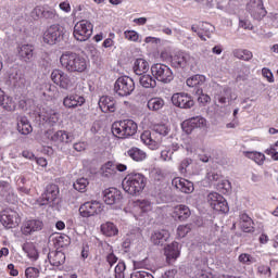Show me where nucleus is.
Returning <instances> with one entry per match:
<instances>
[{"mask_svg":"<svg viewBox=\"0 0 278 278\" xmlns=\"http://www.w3.org/2000/svg\"><path fill=\"white\" fill-rule=\"evenodd\" d=\"M60 62L67 73H84L88 68V61L75 52L63 53Z\"/></svg>","mask_w":278,"mask_h":278,"instance_id":"1","label":"nucleus"},{"mask_svg":"<svg viewBox=\"0 0 278 278\" xmlns=\"http://www.w3.org/2000/svg\"><path fill=\"white\" fill-rule=\"evenodd\" d=\"M168 126L165 124H156L153 128V131L146 130L141 135V140L143 141V144H147L149 149L152 151H155L156 149H160V146L162 144V136H168Z\"/></svg>","mask_w":278,"mask_h":278,"instance_id":"2","label":"nucleus"},{"mask_svg":"<svg viewBox=\"0 0 278 278\" xmlns=\"http://www.w3.org/2000/svg\"><path fill=\"white\" fill-rule=\"evenodd\" d=\"M123 189L132 197L140 194L147 186V178L142 174H129L122 181Z\"/></svg>","mask_w":278,"mask_h":278,"instance_id":"3","label":"nucleus"},{"mask_svg":"<svg viewBox=\"0 0 278 278\" xmlns=\"http://www.w3.org/2000/svg\"><path fill=\"white\" fill-rule=\"evenodd\" d=\"M138 131V124L131 119L115 122L112 125V134L116 138H129Z\"/></svg>","mask_w":278,"mask_h":278,"instance_id":"4","label":"nucleus"},{"mask_svg":"<svg viewBox=\"0 0 278 278\" xmlns=\"http://www.w3.org/2000/svg\"><path fill=\"white\" fill-rule=\"evenodd\" d=\"M73 36L78 42H86L92 36V23L87 20L77 22L74 26Z\"/></svg>","mask_w":278,"mask_h":278,"instance_id":"5","label":"nucleus"},{"mask_svg":"<svg viewBox=\"0 0 278 278\" xmlns=\"http://www.w3.org/2000/svg\"><path fill=\"white\" fill-rule=\"evenodd\" d=\"M136 89L134 79L128 76L117 78L114 85V90L119 97H129Z\"/></svg>","mask_w":278,"mask_h":278,"instance_id":"6","label":"nucleus"},{"mask_svg":"<svg viewBox=\"0 0 278 278\" xmlns=\"http://www.w3.org/2000/svg\"><path fill=\"white\" fill-rule=\"evenodd\" d=\"M51 79L54 84H56V86L63 88V90H71V88H73V86L76 84V78L74 76H70L60 70H54L52 72Z\"/></svg>","mask_w":278,"mask_h":278,"instance_id":"7","label":"nucleus"},{"mask_svg":"<svg viewBox=\"0 0 278 278\" xmlns=\"http://www.w3.org/2000/svg\"><path fill=\"white\" fill-rule=\"evenodd\" d=\"M151 73L157 81H162L163 84H170L173 81V70L166 64L156 63L152 65Z\"/></svg>","mask_w":278,"mask_h":278,"instance_id":"8","label":"nucleus"},{"mask_svg":"<svg viewBox=\"0 0 278 278\" xmlns=\"http://www.w3.org/2000/svg\"><path fill=\"white\" fill-rule=\"evenodd\" d=\"M207 203L215 210V212H222V214H227L229 212V205L227 204V200L219 194L218 192H211L207 194Z\"/></svg>","mask_w":278,"mask_h":278,"instance_id":"9","label":"nucleus"},{"mask_svg":"<svg viewBox=\"0 0 278 278\" xmlns=\"http://www.w3.org/2000/svg\"><path fill=\"white\" fill-rule=\"evenodd\" d=\"M0 223L5 229H14V227L21 225V216L16 211L5 210L0 215Z\"/></svg>","mask_w":278,"mask_h":278,"instance_id":"10","label":"nucleus"},{"mask_svg":"<svg viewBox=\"0 0 278 278\" xmlns=\"http://www.w3.org/2000/svg\"><path fill=\"white\" fill-rule=\"evenodd\" d=\"M103 212V204L99 201L85 202L79 207V214L83 218H90L91 216H97Z\"/></svg>","mask_w":278,"mask_h":278,"instance_id":"11","label":"nucleus"},{"mask_svg":"<svg viewBox=\"0 0 278 278\" xmlns=\"http://www.w3.org/2000/svg\"><path fill=\"white\" fill-rule=\"evenodd\" d=\"M62 36H64L62 26L53 24L45 31L43 42H46V45H56V42L62 40Z\"/></svg>","mask_w":278,"mask_h":278,"instance_id":"12","label":"nucleus"},{"mask_svg":"<svg viewBox=\"0 0 278 278\" xmlns=\"http://www.w3.org/2000/svg\"><path fill=\"white\" fill-rule=\"evenodd\" d=\"M172 103L181 110H190L194 108V100L192 99V96L186 92L174 93L172 96Z\"/></svg>","mask_w":278,"mask_h":278,"instance_id":"13","label":"nucleus"},{"mask_svg":"<svg viewBox=\"0 0 278 278\" xmlns=\"http://www.w3.org/2000/svg\"><path fill=\"white\" fill-rule=\"evenodd\" d=\"M58 197H60V188L58 185H48L45 193L41 195L39 205H53L58 200Z\"/></svg>","mask_w":278,"mask_h":278,"instance_id":"14","label":"nucleus"},{"mask_svg":"<svg viewBox=\"0 0 278 278\" xmlns=\"http://www.w3.org/2000/svg\"><path fill=\"white\" fill-rule=\"evenodd\" d=\"M248 10L254 18H264L266 16V9L264 8V0H250Z\"/></svg>","mask_w":278,"mask_h":278,"instance_id":"15","label":"nucleus"},{"mask_svg":"<svg viewBox=\"0 0 278 278\" xmlns=\"http://www.w3.org/2000/svg\"><path fill=\"white\" fill-rule=\"evenodd\" d=\"M170 238V232L166 229H160L154 230L151 233L150 240L152 244H155V247H164L166 242H168V239Z\"/></svg>","mask_w":278,"mask_h":278,"instance_id":"16","label":"nucleus"},{"mask_svg":"<svg viewBox=\"0 0 278 278\" xmlns=\"http://www.w3.org/2000/svg\"><path fill=\"white\" fill-rule=\"evenodd\" d=\"M17 55L21 62H25L26 64H29V62L34 60V46L29 43H24L17 47Z\"/></svg>","mask_w":278,"mask_h":278,"instance_id":"17","label":"nucleus"},{"mask_svg":"<svg viewBox=\"0 0 278 278\" xmlns=\"http://www.w3.org/2000/svg\"><path fill=\"white\" fill-rule=\"evenodd\" d=\"M123 199L122 193L116 188H109L104 190L103 201L106 205H115Z\"/></svg>","mask_w":278,"mask_h":278,"instance_id":"18","label":"nucleus"},{"mask_svg":"<svg viewBox=\"0 0 278 278\" xmlns=\"http://www.w3.org/2000/svg\"><path fill=\"white\" fill-rule=\"evenodd\" d=\"M172 184L177 188V190H180V192H184L185 194H191V192H194V184L186 180L185 178H174Z\"/></svg>","mask_w":278,"mask_h":278,"instance_id":"19","label":"nucleus"},{"mask_svg":"<svg viewBox=\"0 0 278 278\" xmlns=\"http://www.w3.org/2000/svg\"><path fill=\"white\" fill-rule=\"evenodd\" d=\"M205 118L203 117H192L187 122L182 123V129L186 134H192V130L199 127H205Z\"/></svg>","mask_w":278,"mask_h":278,"instance_id":"20","label":"nucleus"},{"mask_svg":"<svg viewBox=\"0 0 278 278\" xmlns=\"http://www.w3.org/2000/svg\"><path fill=\"white\" fill-rule=\"evenodd\" d=\"M99 108L104 114L116 110V100L109 96H102L99 100Z\"/></svg>","mask_w":278,"mask_h":278,"instance_id":"21","label":"nucleus"},{"mask_svg":"<svg viewBox=\"0 0 278 278\" xmlns=\"http://www.w3.org/2000/svg\"><path fill=\"white\" fill-rule=\"evenodd\" d=\"M42 227H45L42 220L30 219L23 225L22 230L25 236H29V233H34V231H40Z\"/></svg>","mask_w":278,"mask_h":278,"instance_id":"22","label":"nucleus"},{"mask_svg":"<svg viewBox=\"0 0 278 278\" xmlns=\"http://www.w3.org/2000/svg\"><path fill=\"white\" fill-rule=\"evenodd\" d=\"M190 207L180 204L174 207V211L172 213L173 218H175L176 220H188V218H190Z\"/></svg>","mask_w":278,"mask_h":278,"instance_id":"23","label":"nucleus"},{"mask_svg":"<svg viewBox=\"0 0 278 278\" xmlns=\"http://www.w3.org/2000/svg\"><path fill=\"white\" fill-rule=\"evenodd\" d=\"M84 103H86V99L77 94H70L63 99V105L68 109L79 108Z\"/></svg>","mask_w":278,"mask_h":278,"instance_id":"24","label":"nucleus"},{"mask_svg":"<svg viewBox=\"0 0 278 278\" xmlns=\"http://www.w3.org/2000/svg\"><path fill=\"white\" fill-rule=\"evenodd\" d=\"M165 257L166 261L170 264V262H175V260H177V257H179V243L178 242H173L170 244H168L165 250Z\"/></svg>","mask_w":278,"mask_h":278,"instance_id":"25","label":"nucleus"},{"mask_svg":"<svg viewBox=\"0 0 278 278\" xmlns=\"http://www.w3.org/2000/svg\"><path fill=\"white\" fill-rule=\"evenodd\" d=\"M48 260L51 266H62L66 262V255L60 251H53L48 254Z\"/></svg>","mask_w":278,"mask_h":278,"instance_id":"26","label":"nucleus"},{"mask_svg":"<svg viewBox=\"0 0 278 278\" xmlns=\"http://www.w3.org/2000/svg\"><path fill=\"white\" fill-rule=\"evenodd\" d=\"M132 70L136 75H144L149 72V62L144 59H137L134 63Z\"/></svg>","mask_w":278,"mask_h":278,"instance_id":"27","label":"nucleus"},{"mask_svg":"<svg viewBox=\"0 0 278 278\" xmlns=\"http://www.w3.org/2000/svg\"><path fill=\"white\" fill-rule=\"evenodd\" d=\"M0 105L7 112H14L16 110V102L12 97L5 96V93L0 98Z\"/></svg>","mask_w":278,"mask_h":278,"instance_id":"28","label":"nucleus"},{"mask_svg":"<svg viewBox=\"0 0 278 278\" xmlns=\"http://www.w3.org/2000/svg\"><path fill=\"white\" fill-rule=\"evenodd\" d=\"M33 129L34 128L31 127V124H29L27 117H21L17 122V131L23 134V136H28V134H31Z\"/></svg>","mask_w":278,"mask_h":278,"instance_id":"29","label":"nucleus"},{"mask_svg":"<svg viewBox=\"0 0 278 278\" xmlns=\"http://www.w3.org/2000/svg\"><path fill=\"white\" fill-rule=\"evenodd\" d=\"M40 117L46 123H49V125H55V123H58V121H60V115L53 110H48V111L41 113Z\"/></svg>","mask_w":278,"mask_h":278,"instance_id":"30","label":"nucleus"},{"mask_svg":"<svg viewBox=\"0 0 278 278\" xmlns=\"http://www.w3.org/2000/svg\"><path fill=\"white\" fill-rule=\"evenodd\" d=\"M139 84L142 86V88H155V86H157L155 76L153 77L149 74H142L139 78Z\"/></svg>","mask_w":278,"mask_h":278,"instance_id":"31","label":"nucleus"},{"mask_svg":"<svg viewBox=\"0 0 278 278\" xmlns=\"http://www.w3.org/2000/svg\"><path fill=\"white\" fill-rule=\"evenodd\" d=\"M128 157H131L134 162H142L147 159V153L139 148H131L127 151Z\"/></svg>","mask_w":278,"mask_h":278,"instance_id":"32","label":"nucleus"},{"mask_svg":"<svg viewBox=\"0 0 278 278\" xmlns=\"http://www.w3.org/2000/svg\"><path fill=\"white\" fill-rule=\"evenodd\" d=\"M101 231L103 236L112 238V236H116V233H118V228H116L114 223L106 222L101 225Z\"/></svg>","mask_w":278,"mask_h":278,"instance_id":"33","label":"nucleus"},{"mask_svg":"<svg viewBox=\"0 0 278 278\" xmlns=\"http://www.w3.org/2000/svg\"><path fill=\"white\" fill-rule=\"evenodd\" d=\"M232 53L237 60H243V62H250V60H253V52L247 49H236Z\"/></svg>","mask_w":278,"mask_h":278,"instance_id":"34","label":"nucleus"},{"mask_svg":"<svg viewBox=\"0 0 278 278\" xmlns=\"http://www.w3.org/2000/svg\"><path fill=\"white\" fill-rule=\"evenodd\" d=\"M245 157H248L249 160H253V162H255V164H258V166H262V164H264V162L266 161V155H264V153L261 152H243Z\"/></svg>","mask_w":278,"mask_h":278,"instance_id":"35","label":"nucleus"},{"mask_svg":"<svg viewBox=\"0 0 278 278\" xmlns=\"http://www.w3.org/2000/svg\"><path fill=\"white\" fill-rule=\"evenodd\" d=\"M147 106L151 112H159V110H162V108H164V99L152 98L148 101Z\"/></svg>","mask_w":278,"mask_h":278,"instance_id":"36","label":"nucleus"},{"mask_svg":"<svg viewBox=\"0 0 278 278\" xmlns=\"http://www.w3.org/2000/svg\"><path fill=\"white\" fill-rule=\"evenodd\" d=\"M205 84V76L194 75L191 78L187 79V86L189 88H195L197 86H203Z\"/></svg>","mask_w":278,"mask_h":278,"instance_id":"37","label":"nucleus"},{"mask_svg":"<svg viewBox=\"0 0 278 278\" xmlns=\"http://www.w3.org/2000/svg\"><path fill=\"white\" fill-rule=\"evenodd\" d=\"M101 175L103 177H112V175H116V166L112 162L105 163L101 167Z\"/></svg>","mask_w":278,"mask_h":278,"instance_id":"38","label":"nucleus"},{"mask_svg":"<svg viewBox=\"0 0 278 278\" xmlns=\"http://www.w3.org/2000/svg\"><path fill=\"white\" fill-rule=\"evenodd\" d=\"M54 142H65L68 143L72 141L71 136L67 135L64 130H59L52 136Z\"/></svg>","mask_w":278,"mask_h":278,"instance_id":"39","label":"nucleus"},{"mask_svg":"<svg viewBox=\"0 0 278 278\" xmlns=\"http://www.w3.org/2000/svg\"><path fill=\"white\" fill-rule=\"evenodd\" d=\"M172 64L176 68H184L186 66V53H179L173 56Z\"/></svg>","mask_w":278,"mask_h":278,"instance_id":"40","label":"nucleus"},{"mask_svg":"<svg viewBox=\"0 0 278 278\" xmlns=\"http://www.w3.org/2000/svg\"><path fill=\"white\" fill-rule=\"evenodd\" d=\"M89 184L88 178H78L73 186L78 192H86Z\"/></svg>","mask_w":278,"mask_h":278,"instance_id":"41","label":"nucleus"},{"mask_svg":"<svg viewBox=\"0 0 278 278\" xmlns=\"http://www.w3.org/2000/svg\"><path fill=\"white\" fill-rule=\"evenodd\" d=\"M34 12L37 13V14H41V16L43 18H47V20H50V21L55 18V11L54 10H50V9L42 10L40 8H36L34 10Z\"/></svg>","mask_w":278,"mask_h":278,"instance_id":"42","label":"nucleus"},{"mask_svg":"<svg viewBox=\"0 0 278 278\" xmlns=\"http://www.w3.org/2000/svg\"><path fill=\"white\" fill-rule=\"evenodd\" d=\"M229 94H231V89L226 88L220 94L215 96V101H218L220 105H225V103H227V99H229Z\"/></svg>","mask_w":278,"mask_h":278,"instance_id":"43","label":"nucleus"},{"mask_svg":"<svg viewBox=\"0 0 278 278\" xmlns=\"http://www.w3.org/2000/svg\"><path fill=\"white\" fill-rule=\"evenodd\" d=\"M197 93L200 94L198 97V103H200L201 105H205L206 103H210L212 101V98H210V96L203 93V90L198 89Z\"/></svg>","mask_w":278,"mask_h":278,"instance_id":"44","label":"nucleus"},{"mask_svg":"<svg viewBox=\"0 0 278 278\" xmlns=\"http://www.w3.org/2000/svg\"><path fill=\"white\" fill-rule=\"evenodd\" d=\"M26 278H38L40 277V269L36 267H27L25 270Z\"/></svg>","mask_w":278,"mask_h":278,"instance_id":"45","label":"nucleus"},{"mask_svg":"<svg viewBox=\"0 0 278 278\" xmlns=\"http://www.w3.org/2000/svg\"><path fill=\"white\" fill-rule=\"evenodd\" d=\"M125 39L130 40L131 42H138L140 35L136 30H126L124 33Z\"/></svg>","mask_w":278,"mask_h":278,"instance_id":"46","label":"nucleus"},{"mask_svg":"<svg viewBox=\"0 0 278 278\" xmlns=\"http://www.w3.org/2000/svg\"><path fill=\"white\" fill-rule=\"evenodd\" d=\"M186 66H190L191 68H194L197 64H199V59L192 54L186 53Z\"/></svg>","mask_w":278,"mask_h":278,"instance_id":"47","label":"nucleus"},{"mask_svg":"<svg viewBox=\"0 0 278 278\" xmlns=\"http://www.w3.org/2000/svg\"><path fill=\"white\" fill-rule=\"evenodd\" d=\"M125 263H118L115 267V278H125Z\"/></svg>","mask_w":278,"mask_h":278,"instance_id":"48","label":"nucleus"},{"mask_svg":"<svg viewBox=\"0 0 278 278\" xmlns=\"http://www.w3.org/2000/svg\"><path fill=\"white\" fill-rule=\"evenodd\" d=\"M10 190H12V186H10V182L5 180H0V194H2V197H5V194H8Z\"/></svg>","mask_w":278,"mask_h":278,"instance_id":"49","label":"nucleus"},{"mask_svg":"<svg viewBox=\"0 0 278 278\" xmlns=\"http://www.w3.org/2000/svg\"><path fill=\"white\" fill-rule=\"evenodd\" d=\"M188 233H190V226L181 225L178 227L177 235L179 236V238H186V236H188Z\"/></svg>","mask_w":278,"mask_h":278,"instance_id":"50","label":"nucleus"},{"mask_svg":"<svg viewBox=\"0 0 278 278\" xmlns=\"http://www.w3.org/2000/svg\"><path fill=\"white\" fill-rule=\"evenodd\" d=\"M240 227L245 233H251L253 231V220L240 222Z\"/></svg>","mask_w":278,"mask_h":278,"instance_id":"51","label":"nucleus"},{"mask_svg":"<svg viewBox=\"0 0 278 278\" xmlns=\"http://www.w3.org/2000/svg\"><path fill=\"white\" fill-rule=\"evenodd\" d=\"M190 164H192V159L182 160L179 165V172L182 174L188 173V166H190Z\"/></svg>","mask_w":278,"mask_h":278,"instance_id":"52","label":"nucleus"},{"mask_svg":"<svg viewBox=\"0 0 278 278\" xmlns=\"http://www.w3.org/2000/svg\"><path fill=\"white\" fill-rule=\"evenodd\" d=\"M202 30L204 31L206 38H212V33L214 31V26L210 23L202 24Z\"/></svg>","mask_w":278,"mask_h":278,"instance_id":"53","label":"nucleus"},{"mask_svg":"<svg viewBox=\"0 0 278 278\" xmlns=\"http://www.w3.org/2000/svg\"><path fill=\"white\" fill-rule=\"evenodd\" d=\"M152 177L155 179V181H163V179L166 177L164 172L160 168H156L152 172Z\"/></svg>","mask_w":278,"mask_h":278,"instance_id":"54","label":"nucleus"},{"mask_svg":"<svg viewBox=\"0 0 278 278\" xmlns=\"http://www.w3.org/2000/svg\"><path fill=\"white\" fill-rule=\"evenodd\" d=\"M138 268H140V263L134 262L135 271L130 275V278H142V273H144V270H138Z\"/></svg>","mask_w":278,"mask_h":278,"instance_id":"55","label":"nucleus"},{"mask_svg":"<svg viewBox=\"0 0 278 278\" xmlns=\"http://www.w3.org/2000/svg\"><path fill=\"white\" fill-rule=\"evenodd\" d=\"M161 160H163V162H170V160H173V152L170 150H162L161 151Z\"/></svg>","mask_w":278,"mask_h":278,"instance_id":"56","label":"nucleus"},{"mask_svg":"<svg viewBox=\"0 0 278 278\" xmlns=\"http://www.w3.org/2000/svg\"><path fill=\"white\" fill-rule=\"evenodd\" d=\"M239 262L241 264H253V256H251L250 254H247V253H242L239 256Z\"/></svg>","mask_w":278,"mask_h":278,"instance_id":"57","label":"nucleus"},{"mask_svg":"<svg viewBox=\"0 0 278 278\" xmlns=\"http://www.w3.org/2000/svg\"><path fill=\"white\" fill-rule=\"evenodd\" d=\"M267 155H271V160H275V162H278V152L275 146H270L269 149L265 151Z\"/></svg>","mask_w":278,"mask_h":278,"instance_id":"58","label":"nucleus"},{"mask_svg":"<svg viewBox=\"0 0 278 278\" xmlns=\"http://www.w3.org/2000/svg\"><path fill=\"white\" fill-rule=\"evenodd\" d=\"M139 207L142 212H151V202L148 200L140 201Z\"/></svg>","mask_w":278,"mask_h":278,"instance_id":"59","label":"nucleus"},{"mask_svg":"<svg viewBox=\"0 0 278 278\" xmlns=\"http://www.w3.org/2000/svg\"><path fill=\"white\" fill-rule=\"evenodd\" d=\"M262 75L263 77H265L270 84H273V81H275V79L273 78V72H270V70L264 67L262 70Z\"/></svg>","mask_w":278,"mask_h":278,"instance_id":"60","label":"nucleus"},{"mask_svg":"<svg viewBox=\"0 0 278 278\" xmlns=\"http://www.w3.org/2000/svg\"><path fill=\"white\" fill-rule=\"evenodd\" d=\"M106 262L108 264H110L111 266H114V264H116V262H118V257H116V255L114 254V252H111L106 255Z\"/></svg>","mask_w":278,"mask_h":278,"instance_id":"61","label":"nucleus"},{"mask_svg":"<svg viewBox=\"0 0 278 278\" xmlns=\"http://www.w3.org/2000/svg\"><path fill=\"white\" fill-rule=\"evenodd\" d=\"M239 27H242V29H253V24L248 20H240Z\"/></svg>","mask_w":278,"mask_h":278,"instance_id":"62","label":"nucleus"},{"mask_svg":"<svg viewBox=\"0 0 278 278\" xmlns=\"http://www.w3.org/2000/svg\"><path fill=\"white\" fill-rule=\"evenodd\" d=\"M60 10H62V12H66V14H68V12H71V3L68 1H63L59 4Z\"/></svg>","mask_w":278,"mask_h":278,"instance_id":"63","label":"nucleus"},{"mask_svg":"<svg viewBox=\"0 0 278 278\" xmlns=\"http://www.w3.org/2000/svg\"><path fill=\"white\" fill-rule=\"evenodd\" d=\"M175 275H177V269H169L164 273L162 278H175Z\"/></svg>","mask_w":278,"mask_h":278,"instance_id":"64","label":"nucleus"}]
</instances>
